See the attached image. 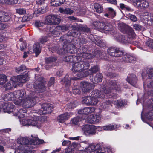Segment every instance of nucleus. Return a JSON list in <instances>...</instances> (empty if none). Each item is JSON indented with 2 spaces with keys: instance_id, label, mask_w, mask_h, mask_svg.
<instances>
[{
  "instance_id": "f704fd0d",
  "label": "nucleus",
  "mask_w": 153,
  "mask_h": 153,
  "mask_svg": "<svg viewBox=\"0 0 153 153\" xmlns=\"http://www.w3.org/2000/svg\"><path fill=\"white\" fill-rule=\"evenodd\" d=\"M129 26L126 25L122 23H119L118 24V28L123 33H126L127 30L129 28Z\"/></svg>"
},
{
  "instance_id": "c9c22d12",
  "label": "nucleus",
  "mask_w": 153,
  "mask_h": 153,
  "mask_svg": "<svg viewBox=\"0 0 153 153\" xmlns=\"http://www.w3.org/2000/svg\"><path fill=\"white\" fill-rule=\"evenodd\" d=\"M47 32L48 34H51L52 35H57V33L58 30L56 27L54 26H48L47 27Z\"/></svg>"
},
{
  "instance_id": "79ce46f5",
  "label": "nucleus",
  "mask_w": 153,
  "mask_h": 153,
  "mask_svg": "<svg viewBox=\"0 0 153 153\" xmlns=\"http://www.w3.org/2000/svg\"><path fill=\"white\" fill-rule=\"evenodd\" d=\"M29 77L27 73L20 75V83L25 82L28 80Z\"/></svg>"
},
{
  "instance_id": "6e6d98bb",
  "label": "nucleus",
  "mask_w": 153,
  "mask_h": 153,
  "mask_svg": "<svg viewBox=\"0 0 153 153\" xmlns=\"http://www.w3.org/2000/svg\"><path fill=\"white\" fill-rule=\"evenodd\" d=\"M78 105V103L76 101L68 103L67 105V107L70 109H72L76 107Z\"/></svg>"
},
{
  "instance_id": "e433bc0d",
  "label": "nucleus",
  "mask_w": 153,
  "mask_h": 153,
  "mask_svg": "<svg viewBox=\"0 0 153 153\" xmlns=\"http://www.w3.org/2000/svg\"><path fill=\"white\" fill-rule=\"evenodd\" d=\"M33 50L35 53L36 56L40 53L41 51V48L40 46L39 43H35L33 46Z\"/></svg>"
},
{
  "instance_id": "58836bf2",
  "label": "nucleus",
  "mask_w": 153,
  "mask_h": 153,
  "mask_svg": "<svg viewBox=\"0 0 153 153\" xmlns=\"http://www.w3.org/2000/svg\"><path fill=\"white\" fill-rule=\"evenodd\" d=\"M116 13L114 10L111 8L110 7L108 8V13L105 14L104 16L109 18H112L114 17Z\"/></svg>"
},
{
  "instance_id": "e2e57ef3",
  "label": "nucleus",
  "mask_w": 153,
  "mask_h": 153,
  "mask_svg": "<svg viewBox=\"0 0 153 153\" xmlns=\"http://www.w3.org/2000/svg\"><path fill=\"white\" fill-rule=\"evenodd\" d=\"M114 103L118 107L122 106L124 105L123 101L121 100L115 101Z\"/></svg>"
},
{
  "instance_id": "6ab92c4d",
  "label": "nucleus",
  "mask_w": 153,
  "mask_h": 153,
  "mask_svg": "<svg viewBox=\"0 0 153 153\" xmlns=\"http://www.w3.org/2000/svg\"><path fill=\"white\" fill-rule=\"evenodd\" d=\"M100 26H99L98 30L100 32H104V31H110L114 29V27L109 23H106L105 24L103 22H100Z\"/></svg>"
},
{
  "instance_id": "f03ea898",
  "label": "nucleus",
  "mask_w": 153,
  "mask_h": 153,
  "mask_svg": "<svg viewBox=\"0 0 153 153\" xmlns=\"http://www.w3.org/2000/svg\"><path fill=\"white\" fill-rule=\"evenodd\" d=\"M32 138L21 137L20 139V153H35L33 150L34 147L32 145H36L43 143L42 140L38 138L37 135H31Z\"/></svg>"
},
{
  "instance_id": "cd10ccee",
  "label": "nucleus",
  "mask_w": 153,
  "mask_h": 153,
  "mask_svg": "<svg viewBox=\"0 0 153 153\" xmlns=\"http://www.w3.org/2000/svg\"><path fill=\"white\" fill-rule=\"evenodd\" d=\"M103 76L102 74L97 73L94 77L90 76V80L94 83H97L101 82L102 80Z\"/></svg>"
},
{
  "instance_id": "5fc2aeb1",
  "label": "nucleus",
  "mask_w": 153,
  "mask_h": 153,
  "mask_svg": "<svg viewBox=\"0 0 153 153\" xmlns=\"http://www.w3.org/2000/svg\"><path fill=\"white\" fill-rule=\"evenodd\" d=\"M87 143V142L85 141L81 143V144H80L77 143L73 142L72 143V147L76 149H79L81 146H83L84 144H86Z\"/></svg>"
},
{
  "instance_id": "bb28decb",
  "label": "nucleus",
  "mask_w": 153,
  "mask_h": 153,
  "mask_svg": "<svg viewBox=\"0 0 153 153\" xmlns=\"http://www.w3.org/2000/svg\"><path fill=\"white\" fill-rule=\"evenodd\" d=\"M123 60L125 62L129 63H134L136 59L134 55L130 53L125 54L123 57Z\"/></svg>"
},
{
  "instance_id": "603ef678",
  "label": "nucleus",
  "mask_w": 153,
  "mask_h": 153,
  "mask_svg": "<svg viewBox=\"0 0 153 153\" xmlns=\"http://www.w3.org/2000/svg\"><path fill=\"white\" fill-rule=\"evenodd\" d=\"M7 81V77L5 75H0V85H3Z\"/></svg>"
},
{
  "instance_id": "20e7f679",
  "label": "nucleus",
  "mask_w": 153,
  "mask_h": 153,
  "mask_svg": "<svg viewBox=\"0 0 153 153\" xmlns=\"http://www.w3.org/2000/svg\"><path fill=\"white\" fill-rule=\"evenodd\" d=\"M121 83L116 81H110L108 85H103L100 88V90L105 94L109 95V97H113L115 98L117 96L116 94L113 93L115 91L119 92L121 91V88L120 85Z\"/></svg>"
},
{
  "instance_id": "37998d69",
  "label": "nucleus",
  "mask_w": 153,
  "mask_h": 153,
  "mask_svg": "<svg viewBox=\"0 0 153 153\" xmlns=\"http://www.w3.org/2000/svg\"><path fill=\"white\" fill-rule=\"evenodd\" d=\"M65 1V0H51V4L52 6L57 7L63 4Z\"/></svg>"
},
{
  "instance_id": "4d7b16f0",
  "label": "nucleus",
  "mask_w": 153,
  "mask_h": 153,
  "mask_svg": "<svg viewBox=\"0 0 153 153\" xmlns=\"http://www.w3.org/2000/svg\"><path fill=\"white\" fill-rule=\"evenodd\" d=\"M145 117L150 120H152L153 119V110H151L150 112L146 113Z\"/></svg>"
},
{
  "instance_id": "7c9ffc66",
  "label": "nucleus",
  "mask_w": 153,
  "mask_h": 153,
  "mask_svg": "<svg viewBox=\"0 0 153 153\" xmlns=\"http://www.w3.org/2000/svg\"><path fill=\"white\" fill-rule=\"evenodd\" d=\"M70 117V114L66 113L58 116L57 119L59 122L62 123L68 120Z\"/></svg>"
},
{
  "instance_id": "2eb2a0df",
  "label": "nucleus",
  "mask_w": 153,
  "mask_h": 153,
  "mask_svg": "<svg viewBox=\"0 0 153 153\" xmlns=\"http://www.w3.org/2000/svg\"><path fill=\"white\" fill-rule=\"evenodd\" d=\"M108 54L111 56L117 57H121L123 55V52L120 50L119 48L113 47L109 48L107 50Z\"/></svg>"
},
{
  "instance_id": "49530a36",
  "label": "nucleus",
  "mask_w": 153,
  "mask_h": 153,
  "mask_svg": "<svg viewBox=\"0 0 153 153\" xmlns=\"http://www.w3.org/2000/svg\"><path fill=\"white\" fill-rule=\"evenodd\" d=\"M82 118L79 116H77L71 120V122L74 125H79L81 122Z\"/></svg>"
},
{
  "instance_id": "473e14b6",
  "label": "nucleus",
  "mask_w": 153,
  "mask_h": 153,
  "mask_svg": "<svg viewBox=\"0 0 153 153\" xmlns=\"http://www.w3.org/2000/svg\"><path fill=\"white\" fill-rule=\"evenodd\" d=\"M118 41L119 42L125 44L127 43H133V42L129 39L128 37L124 35L120 36L118 39Z\"/></svg>"
},
{
  "instance_id": "a19ab883",
  "label": "nucleus",
  "mask_w": 153,
  "mask_h": 153,
  "mask_svg": "<svg viewBox=\"0 0 153 153\" xmlns=\"http://www.w3.org/2000/svg\"><path fill=\"white\" fill-rule=\"evenodd\" d=\"M10 16L7 15V13H4V16L3 14H2L1 13H0V21L2 22H7L10 19Z\"/></svg>"
},
{
  "instance_id": "412c9836",
  "label": "nucleus",
  "mask_w": 153,
  "mask_h": 153,
  "mask_svg": "<svg viewBox=\"0 0 153 153\" xmlns=\"http://www.w3.org/2000/svg\"><path fill=\"white\" fill-rule=\"evenodd\" d=\"M53 108L52 105L47 103H45L41 105V111L42 112V114H48L51 113L53 111Z\"/></svg>"
},
{
  "instance_id": "4be33fe9",
  "label": "nucleus",
  "mask_w": 153,
  "mask_h": 153,
  "mask_svg": "<svg viewBox=\"0 0 153 153\" xmlns=\"http://www.w3.org/2000/svg\"><path fill=\"white\" fill-rule=\"evenodd\" d=\"M99 68L98 66L95 65L93 66L88 70H86L83 72V74H80L79 75L81 77H86L89 75H92L97 72Z\"/></svg>"
},
{
  "instance_id": "c756f323",
  "label": "nucleus",
  "mask_w": 153,
  "mask_h": 153,
  "mask_svg": "<svg viewBox=\"0 0 153 153\" xmlns=\"http://www.w3.org/2000/svg\"><path fill=\"white\" fill-rule=\"evenodd\" d=\"M82 60L81 58L79 57H78L77 56L70 55L65 56L64 60L65 62H74L76 61L77 60Z\"/></svg>"
},
{
  "instance_id": "dca6fc26",
  "label": "nucleus",
  "mask_w": 153,
  "mask_h": 153,
  "mask_svg": "<svg viewBox=\"0 0 153 153\" xmlns=\"http://www.w3.org/2000/svg\"><path fill=\"white\" fill-rule=\"evenodd\" d=\"M131 1L135 7L141 9H146L149 6V2L146 0H131Z\"/></svg>"
},
{
  "instance_id": "de8ad7c7",
  "label": "nucleus",
  "mask_w": 153,
  "mask_h": 153,
  "mask_svg": "<svg viewBox=\"0 0 153 153\" xmlns=\"http://www.w3.org/2000/svg\"><path fill=\"white\" fill-rule=\"evenodd\" d=\"M70 26L68 24L63 25L57 26V29L58 30H62V31L67 30L69 29Z\"/></svg>"
},
{
  "instance_id": "c85d7f7f",
  "label": "nucleus",
  "mask_w": 153,
  "mask_h": 153,
  "mask_svg": "<svg viewBox=\"0 0 153 153\" xmlns=\"http://www.w3.org/2000/svg\"><path fill=\"white\" fill-rule=\"evenodd\" d=\"M75 7H71V8H64L60 7L59 8V11L61 13L64 14L71 15L73 14L75 10L74 8Z\"/></svg>"
},
{
  "instance_id": "5701e85b",
  "label": "nucleus",
  "mask_w": 153,
  "mask_h": 153,
  "mask_svg": "<svg viewBox=\"0 0 153 153\" xmlns=\"http://www.w3.org/2000/svg\"><path fill=\"white\" fill-rule=\"evenodd\" d=\"M126 81L132 86L134 87L137 86V79L136 75L133 74H131L128 75Z\"/></svg>"
},
{
  "instance_id": "774afa93",
  "label": "nucleus",
  "mask_w": 153,
  "mask_h": 153,
  "mask_svg": "<svg viewBox=\"0 0 153 153\" xmlns=\"http://www.w3.org/2000/svg\"><path fill=\"white\" fill-rule=\"evenodd\" d=\"M44 24L42 22L36 20L35 22V25L36 27H39L42 26Z\"/></svg>"
},
{
  "instance_id": "6e6552de",
  "label": "nucleus",
  "mask_w": 153,
  "mask_h": 153,
  "mask_svg": "<svg viewBox=\"0 0 153 153\" xmlns=\"http://www.w3.org/2000/svg\"><path fill=\"white\" fill-rule=\"evenodd\" d=\"M72 30L70 32L71 35L75 37H78L81 34L80 31L88 33L90 31V29L85 25L80 26H72Z\"/></svg>"
},
{
  "instance_id": "f8f14e48",
  "label": "nucleus",
  "mask_w": 153,
  "mask_h": 153,
  "mask_svg": "<svg viewBox=\"0 0 153 153\" xmlns=\"http://www.w3.org/2000/svg\"><path fill=\"white\" fill-rule=\"evenodd\" d=\"M60 20L59 16L55 15H49L45 18V22L48 25H58Z\"/></svg>"
},
{
  "instance_id": "72a5a7b5",
  "label": "nucleus",
  "mask_w": 153,
  "mask_h": 153,
  "mask_svg": "<svg viewBox=\"0 0 153 153\" xmlns=\"http://www.w3.org/2000/svg\"><path fill=\"white\" fill-rule=\"evenodd\" d=\"M127 32L124 33H126L128 35V37L129 39L131 40L132 39H134L135 38L136 34L134 32V30L133 29L129 27V28L127 30Z\"/></svg>"
},
{
  "instance_id": "9d476101",
  "label": "nucleus",
  "mask_w": 153,
  "mask_h": 153,
  "mask_svg": "<svg viewBox=\"0 0 153 153\" xmlns=\"http://www.w3.org/2000/svg\"><path fill=\"white\" fill-rule=\"evenodd\" d=\"M36 79L38 81L41 82L43 80V78L41 76L36 74L35 75ZM35 91L37 93H42L46 89L45 84L43 82L36 83L34 85Z\"/></svg>"
},
{
  "instance_id": "f3484780",
  "label": "nucleus",
  "mask_w": 153,
  "mask_h": 153,
  "mask_svg": "<svg viewBox=\"0 0 153 153\" xmlns=\"http://www.w3.org/2000/svg\"><path fill=\"white\" fill-rule=\"evenodd\" d=\"M95 86L94 84L88 82L83 81L81 83V88L84 93L89 92Z\"/></svg>"
},
{
  "instance_id": "0eeeda50",
  "label": "nucleus",
  "mask_w": 153,
  "mask_h": 153,
  "mask_svg": "<svg viewBox=\"0 0 153 153\" xmlns=\"http://www.w3.org/2000/svg\"><path fill=\"white\" fill-rule=\"evenodd\" d=\"M20 123L22 126L30 125L36 126L39 128L40 126L41 122L39 117H32L31 119H24L20 120Z\"/></svg>"
},
{
  "instance_id": "39448f33",
  "label": "nucleus",
  "mask_w": 153,
  "mask_h": 153,
  "mask_svg": "<svg viewBox=\"0 0 153 153\" xmlns=\"http://www.w3.org/2000/svg\"><path fill=\"white\" fill-rule=\"evenodd\" d=\"M40 94H37L33 95L30 94L29 97L25 99H21L20 102V106H22L25 108H28L33 106L37 102L38 100L36 99L38 97H40Z\"/></svg>"
},
{
  "instance_id": "7ed1b4c3",
  "label": "nucleus",
  "mask_w": 153,
  "mask_h": 153,
  "mask_svg": "<svg viewBox=\"0 0 153 153\" xmlns=\"http://www.w3.org/2000/svg\"><path fill=\"white\" fill-rule=\"evenodd\" d=\"M64 37H61L60 40L64 42L63 47H53L49 48L50 51L52 52H55L60 55L66 54L67 53H74L76 52V50L74 47V44L67 42L64 39Z\"/></svg>"
},
{
  "instance_id": "2f4dec72",
  "label": "nucleus",
  "mask_w": 153,
  "mask_h": 153,
  "mask_svg": "<svg viewBox=\"0 0 153 153\" xmlns=\"http://www.w3.org/2000/svg\"><path fill=\"white\" fill-rule=\"evenodd\" d=\"M92 97L97 98L100 97L104 98L105 97V95L102 92L100 91L97 89L93 90L91 93Z\"/></svg>"
},
{
  "instance_id": "f257e3e1",
  "label": "nucleus",
  "mask_w": 153,
  "mask_h": 153,
  "mask_svg": "<svg viewBox=\"0 0 153 153\" xmlns=\"http://www.w3.org/2000/svg\"><path fill=\"white\" fill-rule=\"evenodd\" d=\"M82 60H77L74 62V64L72 65V70L73 72H78L77 75L78 78L74 77L70 79L68 78V76L66 75L64 78L61 80V82L65 85L67 88L71 84V79L77 80L79 78H82L83 77H81L79 75L83 74V72L85 71V70L88 68L89 64L86 60L79 57Z\"/></svg>"
},
{
  "instance_id": "09e8293b",
  "label": "nucleus",
  "mask_w": 153,
  "mask_h": 153,
  "mask_svg": "<svg viewBox=\"0 0 153 153\" xmlns=\"http://www.w3.org/2000/svg\"><path fill=\"white\" fill-rule=\"evenodd\" d=\"M94 42L96 45L100 47H103L106 45L105 42L100 39H95Z\"/></svg>"
},
{
  "instance_id": "3c124183",
  "label": "nucleus",
  "mask_w": 153,
  "mask_h": 153,
  "mask_svg": "<svg viewBox=\"0 0 153 153\" xmlns=\"http://www.w3.org/2000/svg\"><path fill=\"white\" fill-rule=\"evenodd\" d=\"M57 60V58L56 56H51L45 59V62L46 63H51L56 61Z\"/></svg>"
},
{
  "instance_id": "864d4df0",
  "label": "nucleus",
  "mask_w": 153,
  "mask_h": 153,
  "mask_svg": "<svg viewBox=\"0 0 153 153\" xmlns=\"http://www.w3.org/2000/svg\"><path fill=\"white\" fill-rule=\"evenodd\" d=\"M152 15V14L148 12H145L143 13V19L144 20L145 23L147 22Z\"/></svg>"
},
{
  "instance_id": "4468645a",
  "label": "nucleus",
  "mask_w": 153,
  "mask_h": 153,
  "mask_svg": "<svg viewBox=\"0 0 153 153\" xmlns=\"http://www.w3.org/2000/svg\"><path fill=\"white\" fill-rule=\"evenodd\" d=\"M102 146L101 143H99L96 145L91 144L85 149L79 152V153H95L96 151L99 149Z\"/></svg>"
},
{
  "instance_id": "680f3d73",
  "label": "nucleus",
  "mask_w": 153,
  "mask_h": 153,
  "mask_svg": "<svg viewBox=\"0 0 153 153\" xmlns=\"http://www.w3.org/2000/svg\"><path fill=\"white\" fill-rule=\"evenodd\" d=\"M48 40V37L45 36L41 37L39 39L40 43L43 44L46 42Z\"/></svg>"
},
{
  "instance_id": "bf43d9fd",
  "label": "nucleus",
  "mask_w": 153,
  "mask_h": 153,
  "mask_svg": "<svg viewBox=\"0 0 153 153\" xmlns=\"http://www.w3.org/2000/svg\"><path fill=\"white\" fill-rule=\"evenodd\" d=\"M144 87L146 89L147 87L148 88H152L153 89V81L150 82L149 83L146 84V82H144Z\"/></svg>"
},
{
  "instance_id": "a211bd4d",
  "label": "nucleus",
  "mask_w": 153,
  "mask_h": 153,
  "mask_svg": "<svg viewBox=\"0 0 153 153\" xmlns=\"http://www.w3.org/2000/svg\"><path fill=\"white\" fill-rule=\"evenodd\" d=\"M14 105L9 102L5 103L0 105L1 111L10 113L13 111Z\"/></svg>"
},
{
  "instance_id": "ea45409f",
  "label": "nucleus",
  "mask_w": 153,
  "mask_h": 153,
  "mask_svg": "<svg viewBox=\"0 0 153 153\" xmlns=\"http://www.w3.org/2000/svg\"><path fill=\"white\" fill-rule=\"evenodd\" d=\"M91 96H86L83 97L82 98V103L88 106L91 105Z\"/></svg>"
},
{
  "instance_id": "052dcab7",
  "label": "nucleus",
  "mask_w": 153,
  "mask_h": 153,
  "mask_svg": "<svg viewBox=\"0 0 153 153\" xmlns=\"http://www.w3.org/2000/svg\"><path fill=\"white\" fill-rule=\"evenodd\" d=\"M91 105H95L98 102V100L97 98L91 96Z\"/></svg>"
},
{
  "instance_id": "c03bdc74",
  "label": "nucleus",
  "mask_w": 153,
  "mask_h": 153,
  "mask_svg": "<svg viewBox=\"0 0 153 153\" xmlns=\"http://www.w3.org/2000/svg\"><path fill=\"white\" fill-rule=\"evenodd\" d=\"M76 12L78 14V15L82 16L84 15L86 12L85 10L82 9L81 8H80L79 7H76L74 8Z\"/></svg>"
},
{
  "instance_id": "a18cd8bd",
  "label": "nucleus",
  "mask_w": 153,
  "mask_h": 153,
  "mask_svg": "<svg viewBox=\"0 0 153 153\" xmlns=\"http://www.w3.org/2000/svg\"><path fill=\"white\" fill-rule=\"evenodd\" d=\"M94 10L98 13H100L103 11V7L98 3H95L94 4Z\"/></svg>"
},
{
  "instance_id": "423d86ee",
  "label": "nucleus",
  "mask_w": 153,
  "mask_h": 153,
  "mask_svg": "<svg viewBox=\"0 0 153 153\" xmlns=\"http://www.w3.org/2000/svg\"><path fill=\"white\" fill-rule=\"evenodd\" d=\"M84 134L87 136L93 135L98 133L101 129L94 125H85L81 128Z\"/></svg>"
},
{
  "instance_id": "aec40b11",
  "label": "nucleus",
  "mask_w": 153,
  "mask_h": 153,
  "mask_svg": "<svg viewBox=\"0 0 153 153\" xmlns=\"http://www.w3.org/2000/svg\"><path fill=\"white\" fill-rule=\"evenodd\" d=\"M101 116L100 114L90 115L86 119V121L90 123H96L100 121Z\"/></svg>"
},
{
  "instance_id": "ddd939ff",
  "label": "nucleus",
  "mask_w": 153,
  "mask_h": 153,
  "mask_svg": "<svg viewBox=\"0 0 153 153\" xmlns=\"http://www.w3.org/2000/svg\"><path fill=\"white\" fill-rule=\"evenodd\" d=\"M102 54V53L100 50H96L94 51L91 54L86 52L84 53L83 54H81V55L78 56H77L78 57H80L82 58L88 62L87 60L85 59H89L94 57L98 58L101 56Z\"/></svg>"
},
{
  "instance_id": "9b49d317",
  "label": "nucleus",
  "mask_w": 153,
  "mask_h": 153,
  "mask_svg": "<svg viewBox=\"0 0 153 153\" xmlns=\"http://www.w3.org/2000/svg\"><path fill=\"white\" fill-rule=\"evenodd\" d=\"M19 76H12L11 77L9 82L4 84L3 86L6 90H10L13 88H15L19 84Z\"/></svg>"
},
{
  "instance_id": "1a4fd4ad",
  "label": "nucleus",
  "mask_w": 153,
  "mask_h": 153,
  "mask_svg": "<svg viewBox=\"0 0 153 153\" xmlns=\"http://www.w3.org/2000/svg\"><path fill=\"white\" fill-rule=\"evenodd\" d=\"M3 98L5 101H14V103L15 104L18 105H19V91L18 90L15 91L13 93L7 94Z\"/></svg>"
},
{
  "instance_id": "8fccbe9b",
  "label": "nucleus",
  "mask_w": 153,
  "mask_h": 153,
  "mask_svg": "<svg viewBox=\"0 0 153 153\" xmlns=\"http://www.w3.org/2000/svg\"><path fill=\"white\" fill-rule=\"evenodd\" d=\"M120 6L122 9L124 10L127 11L132 12L134 11L133 9H131L128 6L125 5L123 3L120 4Z\"/></svg>"
},
{
  "instance_id": "b1692460",
  "label": "nucleus",
  "mask_w": 153,
  "mask_h": 153,
  "mask_svg": "<svg viewBox=\"0 0 153 153\" xmlns=\"http://www.w3.org/2000/svg\"><path fill=\"white\" fill-rule=\"evenodd\" d=\"M95 108L94 107H85L79 109L78 111L79 114L88 115L94 112Z\"/></svg>"
},
{
  "instance_id": "0e129e2a",
  "label": "nucleus",
  "mask_w": 153,
  "mask_h": 153,
  "mask_svg": "<svg viewBox=\"0 0 153 153\" xmlns=\"http://www.w3.org/2000/svg\"><path fill=\"white\" fill-rule=\"evenodd\" d=\"M128 16L130 19L133 22H135L137 20V18L135 15L129 13Z\"/></svg>"
},
{
  "instance_id": "338daca9",
  "label": "nucleus",
  "mask_w": 153,
  "mask_h": 153,
  "mask_svg": "<svg viewBox=\"0 0 153 153\" xmlns=\"http://www.w3.org/2000/svg\"><path fill=\"white\" fill-rule=\"evenodd\" d=\"M146 45L149 47L153 48V40L150 39L146 42Z\"/></svg>"
},
{
  "instance_id": "a878e982",
  "label": "nucleus",
  "mask_w": 153,
  "mask_h": 153,
  "mask_svg": "<svg viewBox=\"0 0 153 153\" xmlns=\"http://www.w3.org/2000/svg\"><path fill=\"white\" fill-rule=\"evenodd\" d=\"M120 127L119 125H113L110 124L108 125L99 126V128L101 129L100 130V131H101L102 129L105 131H112L114 130L117 129Z\"/></svg>"
},
{
  "instance_id": "393cba45",
  "label": "nucleus",
  "mask_w": 153,
  "mask_h": 153,
  "mask_svg": "<svg viewBox=\"0 0 153 153\" xmlns=\"http://www.w3.org/2000/svg\"><path fill=\"white\" fill-rule=\"evenodd\" d=\"M142 76L144 81L147 79H153V68H147L146 73L143 72Z\"/></svg>"
},
{
  "instance_id": "4c0bfd02",
  "label": "nucleus",
  "mask_w": 153,
  "mask_h": 153,
  "mask_svg": "<svg viewBox=\"0 0 153 153\" xmlns=\"http://www.w3.org/2000/svg\"><path fill=\"white\" fill-rule=\"evenodd\" d=\"M74 47H75L76 49V52H75L74 53H77L78 56H81V54H83L84 53L86 52L87 51V48L85 47H80V48L77 50L76 47L75 46V45H74Z\"/></svg>"
},
{
  "instance_id": "13d9d810",
  "label": "nucleus",
  "mask_w": 153,
  "mask_h": 153,
  "mask_svg": "<svg viewBox=\"0 0 153 153\" xmlns=\"http://www.w3.org/2000/svg\"><path fill=\"white\" fill-rule=\"evenodd\" d=\"M112 102L108 100L106 102H104L103 103L101 107L102 108L105 109H106L108 107H109L110 106H112Z\"/></svg>"
},
{
  "instance_id": "69168bd1",
  "label": "nucleus",
  "mask_w": 153,
  "mask_h": 153,
  "mask_svg": "<svg viewBox=\"0 0 153 153\" xmlns=\"http://www.w3.org/2000/svg\"><path fill=\"white\" fill-rule=\"evenodd\" d=\"M133 28L137 30H141L142 28V26L139 24H134L133 25Z\"/></svg>"
}]
</instances>
